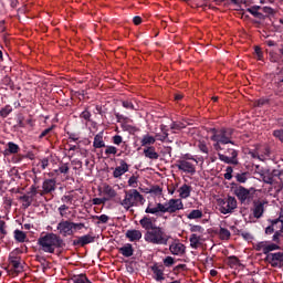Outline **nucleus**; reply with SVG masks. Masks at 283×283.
<instances>
[{"mask_svg":"<svg viewBox=\"0 0 283 283\" xmlns=\"http://www.w3.org/2000/svg\"><path fill=\"white\" fill-rule=\"evenodd\" d=\"M275 138H279L283 143V129L281 130H274Z\"/></svg>","mask_w":283,"mask_h":283,"instance_id":"obj_51","label":"nucleus"},{"mask_svg":"<svg viewBox=\"0 0 283 283\" xmlns=\"http://www.w3.org/2000/svg\"><path fill=\"white\" fill-rule=\"evenodd\" d=\"M144 155L146 158H149L150 160H158L159 155L156 153V149L154 147H148L144 149Z\"/></svg>","mask_w":283,"mask_h":283,"instance_id":"obj_19","label":"nucleus"},{"mask_svg":"<svg viewBox=\"0 0 283 283\" xmlns=\"http://www.w3.org/2000/svg\"><path fill=\"white\" fill-rule=\"evenodd\" d=\"M263 12H265L266 14H271V12H273V9H271L269 7H264Z\"/></svg>","mask_w":283,"mask_h":283,"instance_id":"obj_62","label":"nucleus"},{"mask_svg":"<svg viewBox=\"0 0 283 283\" xmlns=\"http://www.w3.org/2000/svg\"><path fill=\"white\" fill-rule=\"evenodd\" d=\"M114 145H120L123 143V137L120 135H116L113 137Z\"/></svg>","mask_w":283,"mask_h":283,"instance_id":"obj_50","label":"nucleus"},{"mask_svg":"<svg viewBox=\"0 0 283 283\" xmlns=\"http://www.w3.org/2000/svg\"><path fill=\"white\" fill-rule=\"evenodd\" d=\"M228 154H221L218 153V157L219 160H221V163H226V165H238V150L235 149H228Z\"/></svg>","mask_w":283,"mask_h":283,"instance_id":"obj_9","label":"nucleus"},{"mask_svg":"<svg viewBox=\"0 0 283 283\" xmlns=\"http://www.w3.org/2000/svg\"><path fill=\"white\" fill-rule=\"evenodd\" d=\"M164 264H165V266H172V264H174V258L167 256V258L164 260Z\"/></svg>","mask_w":283,"mask_h":283,"instance_id":"obj_48","label":"nucleus"},{"mask_svg":"<svg viewBox=\"0 0 283 283\" xmlns=\"http://www.w3.org/2000/svg\"><path fill=\"white\" fill-rule=\"evenodd\" d=\"M254 53L259 61H262V59H264V54L262 53V49H260V46H255Z\"/></svg>","mask_w":283,"mask_h":283,"instance_id":"obj_41","label":"nucleus"},{"mask_svg":"<svg viewBox=\"0 0 283 283\" xmlns=\"http://www.w3.org/2000/svg\"><path fill=\"white\" fill-rule=\"evenodd\" d=\"M139 223L142 224V227H143L144 229H151V227H153L151 219H149V218H143V219L139 221Z\"/></svg>","mask_w":283,"mask_h":283,"instance_id":"obj_32","label":"nucleus"},{"mask_svg":"<svg viewBox=\"0 0 283 283\" xmlns=\"http://www.w3.org/2000/svg\"><path fill=\"white\" fill-rule=\"evenodd\" d=\"M275 224H281V231L283 233V216H280L279 219L275 220Z\"/></svg>","mask_w":283,"mask_h":283,"instance_id":"obj_56","label":"nucleus"},{"mask_svg":"<svg viewBox=\"0 0 283 283\" xmlns=\"http://www.w3.org/2000/svg\"><path fill=\"white\" fill-rule=\"evenodd\" d=\"M73 201H74V195H65L62 197V202L72 205Z\"/></svg>","mask_w":283,"mask_h":283,"instance_id":"obj_40","label":"nucleus"},{"mask_svg":"<svg viewBox=\"0 0 283 283\" xmlns=\"http://www.w3.org/2000/svg\"><path fill=\"white\" fill-rule=\"evenodd\" d=\"M199 218H202V210H192L188 216V220H198Z\"/></svg>","mask_w":283,"mask_h":283,"instance_id":"obj_27","label":"nucleus"},{"mask_svg":"<svg viewBox=\"0 0 283 283\" xmlns=\"http://www.w3.org/2000/svg\"><path fill=\"white\" fill-rule=\"evenodd\" d=\"M48 165H50L48 158H44L40 161V166L42 167V169H48Z\"/></svg>","mask_w":283,"mask_h":283,"instance_id":"obj_52","label":"nucleus"},{"mask_svg":"<svg viewBox=\"0 0 283 283\" xmlns=\"http://www.w3.org/2000/svg\"><path fill=\"white\" fill-rule=\"evenodd\" d=\"M250 156L259 160H264V156H269V148L259 147L254 151H250Z\"/></svg>","mask_w":283,"mask_h":283,"instance_id":"obj_12","label":"nucleus"},{"mask_svg":"<svg viewBox=\"0 0 283 283\" xmlns=\"http://www.w3.org/2000/svg\"><path fill=\"white\" fill-rule=\"evenodd\" d=\"M94 242V237L86 234L83 237H80L75 244H81V247H85V244H92Z\"/></svg>","mask_w":283,"mask_h":283,"instance_id":"obj_20","label":"nucleus"},{"mask_svg":"<svg viewBox=\"0 0 283 283\" xmlns=\"http://www.w3.org/2000/svg\"><path fill=\"white\" fill-rule=\"evenodd\" d=\"M119 251L125 258H132V255H134V249L132 248V244L124 245L119 249Z\"/></svg>","mask_w":283,"mask_h":283,"instance_id":"obj_23","label":"nucleus"},{"mask_svg":"<svg viewBox=\"0 0 283 283\" xmlns=\"http://www.w3.org/2000/svg\"><path fill=\"white\" fill-rule=\"evenodd\" d=\"M169 249L172 255H182L185 253V244L178 241L172 242Z\"/></svg>","mask_w":283,"mask_h":283,"instance_id":"obj_13","label":"nucleus"},{"mask_svg":"<svg viewBox=\"0 0 283 283\" xmlns=\"http://www.w3.org/2000/svg\"><path fill=\"white\" fill-rule=\"evenodd\" d=\"M93 147L96 149H101V147H105V142H103V135H96L94 137Z\"/></svg>","mask_w":283,"mask_h":283,"instance_id":"obj_24","label":"nucleus"},{"mask_svg":"<svg viewBox=\"0 0 283 283\" xmlns=\"http://www.w3.org/2000/svg\"><path fill=\"white\" fill-rule=\"evenodd\" d=\"M277 249H280V247L275 243L269 244L268 243V253H271V251H277Z\"/></svg>","mask_w":283,"mask_h":283,"instance_id":"obj_49","label":"nucleus"},{"mask_svg":"<svg viewBox=\"0 0 283 283\" xmlns=\"http://www.w3.org/2000/svg\"><path fill=\"white\" fill-rule=\"evenodd\" d=\"M154 271V275H155V280H157L158 282H160L161 280H165V274L163 273V269L160 268H153Z\"/></svg>","mask_w":283,"mask_h":283,"instance_id":"obj_28","label":"nucleus"},{"mask_svg":"<svg viewBox=\"0 0 283 283\" xmlns=\"http://www.w3.org/2000/svg\"><path fill=\"white\" fill-rule=\"evenodd\" d=\"M262 180L263 182H265L266 185H273L274 182V176H277V174H275V171H271V170H264L262 174Z\"/></svg>","mask_w":283,"mask_h":283,"instance_id":"obj_15","label":"nucleus"},{"mask_svg":"<svg viewBox=\"0 0 283 283\" xmlns=\"http://www.w3.org/2000/svg\"><path fill=\"white\" fill-rule=\"evenodd\" d=\"M270 61L272 63H277V55L274 52H270Z\"/></svg>","mask_w":283,"mask_h":283,"instance_id":"obj_54","label":"nucleus"},{"mask_svg":"<svg viewBox=\"0 0 283 283\" xmlns=\"http://www.w3.org/2000/svg\"><path fill=\"white\" fill-rule=\"evenodd\" d=\"M10 112H12V107L7 106L0 111V116H2V118H6L10 115Z\"/></svg>","mask_w":283,"mask_h":283,"instance_id":"obj_38","label":"nucleus"},{"mask_svg":"<svg viewBox=\"0 0 283 283\" xmlns=\"http://www.w3.org/2000/svg\"><path fill=\"white\" fill-rule=\"evenodd\" d=\"M198 166V159L193 156L186 155L184 156L177 164V167L180 171H184L185 174H196V167Z\"/></svg>","mask_w":283,"mask_h":283,"instance_id":"obj_6","label":"nucleus"},{"mask_svg":"<svg viewBox=\"0 0 283 283\" xmlns=\"http://www.w3.org/2000/svg\"><path fill=\"white\" fill-rule=\"evenodd\" d=\"M235 178L238 182H247V172L238 174Z\"/></svg>","mask_w":283,"mask_h":283,"instance_id":"obj_42","label":"nucleus"},{"mask_svg":"<svg viewBox=\"0 0 283 283\" xmlns=\"http://www.w3.org/2000/svg\"><path fill=\"white\" fill-rule=\"evenodd\" d=\"M133 23H135V25H140V23H143V19L137 15L133 19Z\"/></svg>","mask_w":283,"mask_h":283,"instance_id":"obj_57","label":"nucleus"},{"mask_svg":"<svg viewBox=\"0 0 283 283\" xmlns=\"http://www.w3.org/2000/svg\"><path fill=\"white\" fill-rule=\"evenodd\" d=\"M234 193L237 196V198L241 201L244 202L245 200H248L249 196H250V191L249 189L244 188V187H238L234 190Z\"/></svg>","mask_w":283,"mask_h":283,"instance_id":"obj_14","label":"nucleus"},{"mask_svg":"<svg viewBox=\"0 0 283 283\" xmlns=\"http://www.w3.org/2000/svg\"><path fill=\"white\" fill-rule=\"evenodd\" d=\"M259 10H260V7L255 6V7L249 8L248 12H250V14H252L256 19H264V15L260 13Z\"/></svg>","mask_w":283,"mask_h":283,"instance_id":"obj_26","label":"nucleus"},{"mask_svg":"<svg viewBox=\"0 0 283 283\" xmlns=\"http://www.w3.org/2000/svg\"><path fill=\"white\" fill-rule=\"evenodd\" d=\"M96 219L99 220V222H103L105 224V222L109 220V217H107L106 214H102L99 217H96Z\"/></svg>","mask_w":283,"mask_h":283,"instance_id":"obj_53","label":"nucleus"},{"mask_svg":"<svg viewBox=\"0 0 283 283\" xmlns=\"http://www.w3.org/2000/svg\"><path fill=\"white\" fill-rule=\"evenodd\" d=\"M129 171V165L125 163V160L119 161V166H117L113 172L114 178H120V176H124V174H127Z\"/></svg>","mask_w":283,"mask_h":283,"instance_id":"obj_11","label":"nucleus"},{"mask_svg":"<svg viewBox=\"0 0 283 283\" xmlns=\"http://www.w3.org/2000/svg\"><path fill=\"white\" fill-rule=\"evenodd\" d=\"M200 244H202V239L200 238V235L193 233L190 235V247L191 249H198V247H200Z\"/></svg>","mask_w":283,"mask_h":283,"instance_id":"obj_21","label":"nucleus"},{"mask_svg":"<svg viewBox=\"0 0 283 283\" xmlns=\"http://www.w3.org/2000/svg\"><path fill=\"white\" fill-rule=\"evenodd\" d=\"M81 116H82V118H85V120H88V118H90V112L85 111V112L82 113Z\"/></svg>","mask_w":283,"mask_h":283,"instance_id":"obj_61","label":"nucleus"},{"mask_svg":"<svg viewBox=\"0 0 283 283\" xmlns=\"http://www.w3.org/2000/svg\"><path fill=\"white\" fill-rule=\"evenodd\" d=\"M128 187H133V189H136V187H138V178L136 176H132L128 179Z\"/></svg>","mask_w":283,"mask_h":283,"instance_id":"obj_35","label":"nucleus"},{"mask_svg":"<svg viewBox=\"0 0 283 283\" xmlns=\"http://www.w3.org/2000/svg\"><path fill=\"white\" fill-rule=\"evenodd\" d=\"M226 174H224V178H226V180H231V178H233V176H232V174H233V168H231V167H228L227 169H226Z\"/></svg>","mask_w":283,"mask_h":283,"instance_id":"obj_45","label":"nucleus"},{"mask_svg":"<svg viewBox=\"0 0 283 283\" xmlns=\"http://www.w3.org/2000/svg\"><path fill=\"white\" fill-rule=\"evenodd\" d=\"M38 242L40 244V249H42L44 253H54L56 249L64 245L63 240L54 233L41 237Z\"/></svg>","mask_w":283,"mask_h":283,"instance_id":"obj_2","label":"nucleus"},{"mask_svg":"<svg viewBox=\"0 0 283 283\" xmlns=\"http://www.w3.org/2000/svg\"><path fill=\"white\" fill-rule=\"evenodd\" d=\"M74 229H83L82 223H72L70 221H63L57 224V231L61 235H72Z\"/></svg>","mask_w":283,"mask_h":283,"instance_id":"obj_8","label":"nucleus"},{"mask_svg":"<svg viewBox=\"0 0 283 283\" xmlns=\"http://www.w3.org/2000/svg\"><path fill=\"white\" fill-rule=\"evenodd\" d=\"M51 132H52V128H46V129H44V130L41 133L40 138H43L44 136H48V134L51 133Z\"/></svg>","mask_w":283,"mask_h":283,"instance_id":"obj_59","label":"nucleus"},{"mask_svg":"<svg viewBox=\"0 0 283 283\" xmlns=\"http://www.w3.org/2000/svg\"><path fill=\"white\" fill-rule=\"evenodd\" d=\"M219 235L221 240H229V238H231V232L228 229L220 228Z\"/></svg>","mask_w":283,"mask_h":283,"instance_id":"obj_31","label":"nucleus"},{"mask_svg":"<svg viewBox=\"0 0 283 283\" xmlns=\"http://www.w3.org/2000/svg\"><path fill=\"white\" fill-rule=\"evenodd\" d=\"M14 238L18 240V242H25V233H23L21 230L14 231Z\"/></svg>","mask_w":283,"mask_h":283,"instance_id":"obj_34","label":"nucleus"},{"mask_svg":"<svg viewBox=\"0 0 283 283\" xmlns=\"http://www.w3.org/2000/svg\"><path fill=\"white\" fill-rule=\"evenodd\" d=\"M143 205L145 202V198L138 190L132 189L125 193L124 200L120 201L122 207L124 209H132V207H138V203Z\"/></svg>","mask_w":283,"mask_h":283,"instance_id":"obj_5","label":"nucleus"},{"mask_svg":"<svg viewBox=\"0 0 283 283\" xmlns=\"http://www.w3.org/2000/svg\"><path fill=\"white\" fill-rule=\"evenodd\" d=\"M199 149L200 151H202L203 154H209V148L207 147V144L200 142L199 143Z\"/></svg>","mask_w":283,"mask_h":283,"instance_id":"obj_47","label":"nucleus"},{"mask_svg":"<svg viewBox=\"0 0 283 283\" xmlns=\"http://www.w3.org/2000/svg\"><path fill=\"white\" fill-rule=\"evenodd\" d=\"M238 208V200L234 197H228L219 200V211L227 216V213H233V210Z\"/></svg>","mask_w":283,"mask_h":283,"instance_id":"obj_7","label":"nucleus"},{"mask_svg":"<svg viewBox=\"0 0 283 283\" xmlns=\"http://www.w3.org/2000/svg\"><path fill=\"white\" fill-rule=\"evenodd\" d=\"M262 213H264V206L262 205L255 206L253 210L254 218H262Z\"/></svg>","mask_w":283,"mask_h":283,"instance_id":"obj_30","label":"nucleus"},{"mask_svg":"<svg viewBox=\"0 0 283 283\" xmlns=\"http://www.w3.org/2000/svg\"><path fill=\"white\" fill-rule=\"evenodd\" d=\"M268 244L266 242L262 241V242H259L256 244V251H262L263 253H269V249H268Z\"/></svg>","mask_w":283,"mask_h":283,"instance_id":"obj_33","label":"nucleus"},{"mask_svg":"<svg viewBox=\"0 0 283 283\" xmlns=\"http://www.w3.org/2000/svg\"><path fill=\"white\" fill-rule=\"evenodd\" d=\"M211 140H213V147L216 151H222L221 145H229L231 144V129H221V130H211Z\"/></svg>","mask_w":283,"mask_h":283,"instance_id":"obj_3","label":"nucleus"},{"mask_svg":"<svg viewBox=\"0 0 283 283\" xmlns=\"http://www.w3.org/2000/svg\"><path fill=\"white\" fill-rule=\"evenodd\" d=\"M11 264H12L13 269H15V271H18V273L23 271V266H21V262H19V260H17V259L12 260Z\"/></svg>","mask_w":283,"mask_h":283,"instance_id":"obj_36","label":"nucleus"},{"mask_svg":"<svg viewBox=\"0 0 283 283\" xmlns=\"http://www.w3.org/2000/svg\"><path fill=\"white\" fill-rule=\"evenodd\" d=\"M105 154L107 156H109V154L116 155V154H118V149L114 146H107L106 149H105Z\"/></svg>","mask_w":283,"mask_h":283,"instance_id":"obj_39","label":"nucleus"},{"mask_svg":"<svg viewBox=\"0 0 283 283\" xmlns=\"http://www.w3.org/2000/svg\"><path fill=\"white\" fill-rule=\"evenodd\" d=\"M256 107H262V105H266V99H259L254 104Z\"/></svg>","mask_w":283,"mask_h":283,"instance_id":"obj_58","label":"nucleus"},{"mask_svg":"<svg viewBox=\"0 0 283 283\" xmlns=\"http://www.w3.org/2000/svg\"><path fill=\"white\" fill-rule=\"evenodd\" d=\"M191 233H202L205 231V229L200 226H192L190 228Z\"/></svg>","mask_w":283,"mask_h":283,"instance_id":"obj_43","label":"nucleus"},{"mask_svg":"<svg viewBox=\"0 0 283 283\" xmlns=\"http://www.w3.org/2000/svg\"><path fill=\"white\" fill-rule=\"evenodd\" d=\"M145 240L150 244H167L169 242V235L160 228H153L146 232Z\"/></svg>","mask_w":283,"mask_h":283,"instance_id":"obj_4","label":"nucleus"},{"mask_svg":"<svg viewBox=\"0 0 283 283\" xmlns=\"http://www.w3.org/2000/svg\"><path fill=\"white\" fill-rule=\"evenodd\" d=\"M182 209H185L182 199H170L165 203H148L145 213L158 216V213H176V211H182Z\"/></svg>","mask_w":283,"mask_h":283,"instance_id":"obj_1","label":"nucleus"},{"mask_svg":"<svg viewBox=\"0 0 283 283\" xmlns=\"http://www.w3.org/2000/svg\"><path fill=\"white\" fill-rule=\"evenodd\" d=\"M273 240H274V242H277V240H280V232L274 233Z\"/></svg>","mask_w":283,"mask_h":283,"instance_id":"obj_63","label":"nucleus"},{"mask_svg":"<svg viewBox=\"0 0 283 283\" xmlns=\"http://www.w3.org/2000/svg\"><path fill=\"white\" fill-rule=\"evenodd\" d=\"M67 171H70V168L67 166H61L60 167V172L61 174H67Z\"/></svg>","mask_w":283,"mask_h":283,"instance_id":"obj_60","label":"nucleus"},{"mask_svg":"<svg viewBox=\"0 0 283 283\" xmlns=\"http://www.w3.org/2000/svg\"><path fill=\"white\" fill-rule=\"evenodd\" d=\"M55 188H56V181H54V179H48L42 185L43 193H50L54 191Z\"/></svg>","mask_w":283,"mask_h":283,"instance_id":"obj_16","label":"nucleus"},{"mask_svg":"<svg viewBox=\"0 0 283 283\" xmlns=\"http://www.w3.org/2000/svg\"><path fill=\"white\" fill-rule=\"evenodd\" d=\"M178 193L179 197L182 199H187L191 196V187L188 185H182L179 189H178Z\"/></svg>","mask_w":283,"mask_h":283,"instance_id":"obj_18","label":"nucleus"},{"mask_svg":"<svg viewBox=\"0 0 283 283\" xmlns=\"http://www.w3.org/2000/svg\"><path fill=\"white\" fill-rule=\"evenodd\" d=\"M126 238H128L130 242H136V240H140V238H143V233L140 230H128L126 232Z\"/></svg>","mask_w":283,"mask_h":283,"instance_id":"obj_17","label":"nucleus"},{"mask_svg":"<svg viewBox=\"0 0 283 283\" xmlns=\"http://www.w3.org/2000/svg\"><path fill=\"white\" fill-rule=\"evenodd\" d=\"M266 262H269L271 266H283V252L269 253L266 255Z\"/></svg>","mask_w":283,"mask_h":283,"instance_id":"obj_10","label":"nucleus"},{"mask_svg":"<svg viewBox=\"0 0 283 283\" xmlns=\"http://www.w3.org/2000/svg\"><path fill=\"white\" fill-rule=\"evenodd\" d=\"M150 193H153L154 196H163V188L154 186L153 188H150Z\"/></svg>","mask_w":283,"mask_h":283,"instance_id":"obj_37","label":"nucleus"},{"mask_svg":"<svg viewBox=\"0 0 283 283\" xmlns=\"http://www.w3.org/2000/svg\"><path fill=\"white\" fill-rule=\"evenodd\" d=\"M107 202V198H95L93 199V205H105Z\"/></svg>","mask_w":283,"mask_h":283,"instance_id":"obj_46","label":"nucleus"},{"mask_svg":"<svg viewBox=\"0 0 283 283\" xmlns=\"http://www.w3.org/2000/svg\"><path fill=\"white\" fill-rule=\"evenodd\" d=\"M140 143L142 147H147V145H154V143H156V137L149 134L144 135Z\"/></svg>","mask_w":283,"mask_h":283,"instance_id":"obj_22","label":"nucleus"},{"mask_svg":"<svg viewBox=\"0 0 283 283\" xmlns=\"http://www.w3.org/2000/svg\"><path fill=\"white\" fill-rule=\"evenodd\" d=\"M165 138H167V133H164L163 136L157 135L158 140H165Z\"/></svg>","mask_w":283,"mask_h":283,"instance_id":"obj_64","label":"nucleus"},{"mask_svg":"<svg viewBox=\"0 0 283 283\" xmlns=\"http://www.w3.org/2000/svg\"><path fill=\"white\" fill-rule=\"evenodd\" d=\"M123 107H125L126 109H134V104H132L130 102H123Z\"/></svg>","mask_w":283,"mask_h":283,"instance_id":"obj_55","label":"nucleus"},{"mask_svg":"<svg viewBox=\"0 0 283 283\" xmlns=\"http://www.w3.org/2000/svg\"><path fill=\"white\" fill-rule=\"evenodd\" d=\"M276 224H279V223H275V220H274V221L272 222V226H270V227H268V228L265 229V233H266L268 235H271V233H273V231H275Z\"/></svg>","mask_w":283,"mask_h":283,"instance_id":"obj_44","label":"nucleus"},{"mask_svg":"<svg viewBox=\"0 0 283 283\" xmlns=\"http://www.w3.org/2000/svg\"><path fill=\"white\" fill-rule=\"evenodd\" d=\"M9 154H19V145L12 142H9L8 149L6 150V155H9Z\"/></svg>","mask_w":283,"mask_h":283,"instance_id":"obj_25","label":"nucleus"},{"mask_svg":"<svg viewBox=\"0 0 283 283\" xmlns=\"http://www.w3.org/2000/svg\"><path fill=\"white\" fill-rule=\"evenodd\" d=\"M104 193L108 198H116V196H117L116 190H114V188H112L111 186L104 187Z\"/></svg>","mask_w":283,"mask_h":283,"instance_id":"obj_29","label":"nucleus"}]
</instances>
